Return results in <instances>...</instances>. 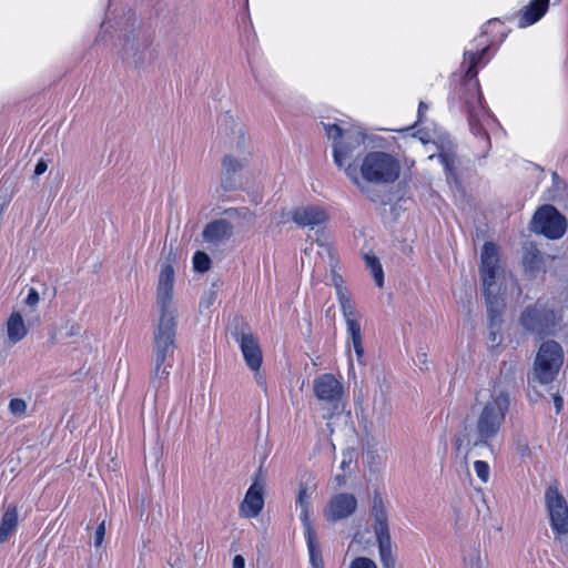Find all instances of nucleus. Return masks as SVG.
I'll use <instances>...</instances> for the list:
<instances>
[{
    "label": "nucleus",
    "instance_id": "f257e3e1",
    "mask_svg": "<svg viewBox=\"0 0 568 568\" xmlns=\"http://www.w3.org/2000/svg\"><path fill=\"white\" fill-rule=\"evenodd\" d=\"M174 270L170 256L162 264L158 286L156 304L160 311L159 321L153 331L152 371L150 386L159 392L168 387V377L173 366L176 349V307L173 303Z\"/></svg>",
    "mask_w": 568,
    "mask_h": 568
},
{
    "label": "nucleus",
    "instance_id": "f03ea898",
    "mask_svg": "<svg viewBox=\"0 0 568 568\" xmlns=\"http://www.w3.org/2000/svg\"><path fill=\"white\" fill-rule=\"evenodd\" d=\"M509 407L510 393L499 377L489 390L488 398H484L481 393L476 394L471 406L474 423H469L468 418L463 420L462 430L454 439L456 450L460 452L464 445L467 453L476 447L491 448L505 424Z\"/></svg>",
    "mask_w": 568,
    "mask_h": 568
},
{
    "label": "nucleus",
    "instance_id": "7ed1b4c3",
    "mask_svg": "<svg viewBox=\"0 0 568 568\" xmlns=\"http://www.w3.org/2000/svg\"><path fill=\"white\" fill-rule=\"evenodd\" d=\"M325 133L333 141V159L337 168L343 169L347 178L358 187V166L355 159L364 151L366 134L361 126L344 121L322 123Z\"/></svg>",
    "mask_w": 568,
    "mask_h": 568
},
{
    "label": "nucleus",
    "instance_id": "20e7f679",
    "mask_svg": "<svg viewBox=\"0 0 568 568\" xmlns=\"http://www.w3.org/2000/svg\"><path fill=\"white\" fill-rule=\"evenodd\" d=\"M488 45L480 51H466L464 53L463 67L466 68L465 81L462 88L460 99L464 101L468 112V124L475 136L483 139L485 146L490 148V139L484 128L483 120L489 118L488 110L484 105V98L477 80L476 65L487 52Z\"/></svg>",
    "mask_w": 568,
    "mask_h": 568
},
{
    "label": "nucleus",
    "instance_id": "39448f33",
    "mask_svg": "<svg viewBox=\"0 0 568 568\" xmlns=\"http://www.w3.org/2000/svg\"><path fill=\"white\" fill-rule=\"evenodd\" d=\"M230 130V153L222 160L221 186L225 192L235 190L239 185L236 174L248 163L251 155L250 139L246 136L244 125L232 114L226 112L220 120Z\"/></svg>",
    "mask_w": 568,
    "mask_h": 568
},
{
    "label": "nucleus",
    "instance_id": "423d86ee",
    "mask_svg": "<svg viewBox=\"0 0 568 568\" xmlns=\"http://www.w3.org/2000/svg\"><path fill=\"white\" fill-rule=\"evenodd\" d=\"M400 173L397 159L386 152L373 151L365 155L358 170V175L372 184H389L395 182Z\"/></svg>",
    "mask_w": 568,
    "mask_h": 568
},
{
    "label": "nucleus",
    "instance_id": "0eeeda50",
    "mask_svg": "<svg viewBox=\"0 0 568 568\" xmlns=\"http://www.w3.org/2000/svg\"><path fill=\"white\" fill-rule=\"evenodd\" d=\"M312 495L313 490L310 487L301 483L298 486V494L296 498V506L300 508V519L302 521L304 536L307 544V550L310 556V562L312 568H324L322 551L320 542L316 537V532L311 521L312 513Z\"/></svg>",
    "mask_w": 568,
    "mask_h": 568
},
{
    "label": "nucleus",
    "instance_id": "6e6552de",
    "mask_svg": "<svg viewBox=\"0 0 568 568\" xmlns=\"http://www.w3.org/2000/svg\"><path fill=\"white\" fill-rule=\"evenodd\" d=\"M564 362V352L556 341L544 342L537 353L534 365L532 378L529 383L537 381L540 384L551 383L558 374Z\"/></svg>",
    "mask_w": 568,
    "mask_h": 568
},
{
    "label": "nucleus",
    "instance_id": "1a4fd4ad",
    "mask_svg": "<svg viewBox=\"0 0 568 568\" xmlns=\"http://www.w3.org/2000/svg\"><path fill=\"white\" fill-rule=\"evenodd\" d=\"M374 518V532L378 542V550L383 568H396V560L392 554V539L388 528V517L379 493H375L371 509Z\"/></svg>",
    "mask_w": 568,
    "mask_h": 568
},
{
    "label": "nucleus",
    "instance_id": "9d476101",
    "mask_svg": "<svg viewBox=\"0 0 568 568\" xmlns=\"http://www.w3.org/2000/svg\"><path fill=\"white\" fill-rule=\"evenodd\" d=\"M520 324L527 332L540 337L551 335L557 325L556 314L551 307L538 300L523 311Z\"/></svg>",
    "mask_w": 568,
    "mask_h": 568
},
{
    "label": "nucleus",
    "instance_id": "9b49d317",
    "mask_svg": "<svg viewBox=\"0 0 568 568\" xmlns=\"http://www.w3.org/2000/svg\"><path fill=\"white\" fill-rule=\"evenodd\" d=\"M531 230L548 239L557 240L566 233L567 221L555 206L546 204L535 213L531 220Z\"/></svg>",
    "mask_w": 568,
    "mask_h": 568
},
{
    "label": "nucleus",
    "instance_id": "f8f14e48",
    "mask_svg": "<svg viewBox=\"0 0 568 568\" xmlns=\"http://www.w3.org/2000/svg\"><path fill=\"white\" fill-rule=\"evenodd\" d=\"M550 526L558 535L568 534V506L565 497L554 486L548 487L545 494Z\"/></svg>",
    "mask_w": 568,
    "mask_h": 568
},
{
    "label": "nucleus",
    "instance_id": "ddd939ff",
    "mask_svg": "<svg viewBox=\"0 0 568 568\" xmlns=\"http://www.w3.org/2000/svg\"><path fill=\"white\" fill-rule=\"evenodd\" d=\"M232 335L240 345L246 365L252 371L257 372L262 364V351L257 338L250 332L247 324L243 323L241 329H236Z\"/></svg>",
    "mask_w": 568,
    "mask_h": 568
},
{
    "label": "nucleus",
    "instance_id": "4468645a",
    "mask_svg": "<svg viewBox=\"0 0 568 568\" xmlns=\"http://www.w3.org/2000/svg\"><path fill=\"white\" fill-rule=\"evenodd\" d=\"M357 508V499L352 494L339 493L334 495L324 510V516L328 521L336 523L348 518Z\"/></svg>",
    "mask_w": 568,
    "mask_h": 568
},
{
    "label": "nucleus",
    "instance_id": "2eb2a0df",
    "mask_svg": "<svg viewBox=\"0 0 568 568\" xmlns=\"http://www.w3.org/2000/svg\"><path fill=\"white\" fill-rule=\"evenodd\" d=\"M264 481L257 473L253 484L245 494V498L240 506V514L245 518L256 517L264 506L263 498Z\"/></svg>",
    "mask_w": 568,
    "mask_h": 568
},
{
    "label": "nucleus",
    "instance_id": "dca6fc26",
    "mask_svg": "<svg viewBox=\"0 0 568 568\" xmlns=\"http://www.w3.org/2000/svg\"><path fill=\"white\" fill-rule=\"evenodd\" d=\"M480 278L483 287L496 286V273L498 270V247L491 242L484 244L480 254Z\"/></svg>",
    "mask_w": 568,
    "mask_h": 568
},
{
    "label": "nucleus",
    "instance_id": "f3484780",
    "mask_svg": "<svg viewBox=\"0 0 568 568\" xmlns=\"http://www.w3.org/2000/svg\"><path fill=\"white\" fill-rule=\"evenodd\" d=\"M555 260L551 255H544L535 244L527 243L524 246L523 265L530 277L546 273L547 265Z\"/></svg>",
    "mask_w": 568,
    "mask_h": 568
},
{
    "label": "nucleus",
    "instance_id": "a211bd4d",
    "mask_svg": "<svg viewBox=\"0 0 568 568\" xmlns=\"http://www.w3.org/2000/svg\"><path fill=\"white\" fill-rule=\"evenodd\" d=\"M314 393L320 400L333 404L339 400L343 386L332 374H323L314 381Z\"/></svg>",
    "mask_w": 568,
    "mask_h": 568
},
{
    "label": "nucleus",
    "instance_id": "6ab92c4d",
    "mask_svg": "<svg viewBox=\"0 0 568 568\" xmlns=\"http://www.w3.org/2000/svg\"><path fill=\"white\" fill-rule=\"evenodd\" d=\"M233 235V225L226 219L207 223L202 232L203 240L213 245L224 243Z\"/></svg>",
    "mask_w": 568,
    "mask_h": 568
},
{
    "label": "nucleus",
    "instance_id": "aec40b11",
    "mask_svg": "<svg viewBox=\"0 0 568 568\" xmlns=\"http://www.w3.org/2000/svg\"><path fill=\"white\" fill-rule=\"evenodd\" d=\"M292 219L301 227L314 229L327 221V214L318 206L308 205L295 209Z\"/></svg>",
    "mask_w": 568,
    "mask_h": 568
},
{
    "label": "nucleus",
    "instance_id": "412c9836",
    "mask_svg": "<svg viewBox=\"0 0 568 568\" xmlns=\"http://www.w3.org/2000/svg\"><path fill=\"white\" fill-rule=\"evenodd\" d=\"M486 298L488 322L491 327L501 325L503 300L499 297L496 286L483 287Z\"/></svg>",
    "mask_w": 568,
    "mask_h": 568
},
{
    "label": "nucleus",
    "instance_id": "4be33fe9",
    "mask_svg": "<svg viewBox=\"0 0 568 568\" xmlns=\"http://www.w3.org/2000/svg\"><path fill=\"white\" fill-rule=\"evenodd\" d=\"M550 0H530L519 17L518 24L526 28L539 21L547 12Z\"/></svg>",
    "mask_w": 568,
    "mask_h": 568
},
{
    "label": "nucleus",
    "instance_id": "5701e85b",
    "mask_svg": "<svg viewBox=\"0 0 568 568\" xmlns=\"http://www.w3.org/2000/svg\"><path fill=\"white\" fill-rule=\"evenodd\" d=\"M18 528V508L9 505L2 515L0 523V542L4 544Z\"/></svg>",
    "mask_w": 568,
    "mask_h": 568
},
{
    "label": "nucleus",
    "instance_id": "b1692460",
    "mask_svg": "<svg viewBox=\"0 0 568 568\" xmlns=\"http://www.w3.org/2000/svg\"><path fill=\"white\" fill-rule=\"evenodd\" d=\"M341 311L346 322L348 343L363 339L361 324L358 322V312L355 305Z\"/></svg>",
    "mask_w": 568,
    "mask_h": 568
},
{
    "label": "nucleus",
    "instance_id": "393cba45",
    "mask_svg": "<svg viewBox=\"0 0 568 568\" xmlns=\"http://www.w3.org/2000/svg\"><path fill=\"white\" fill-rule=\"evenodd\" d=\"M140 49L141 44L134 34L124 38L122 48L123 60L133 62L135 67H141L144 62V57L140 52Z\"/></svg>",
    "mask_w": 568,
    "mask_h": 568
},
{
    "label": "nucleus",
    "instance_id": "a878e982",
    "mask_svg": "<svg viewBox=\"0 0 568 568\" xmlns=\"http://www.w3.org/2000/svg\"><path fill=\"white\" fill-rule=\"evenodd\" d=\"M8 338L11 343L20 342L27 335V327L19 313H12L7 322Z\"/></svg>",
    "mask_w": 568,
    "mask_h": 568
},
{
    "label": "nucleus",
    "instance_id": "bb28decb",
    "mask_svg": "<svg viewBox=\"0 0 568 568\" xmlns=\"http://www.w3.org/2000/svg\"><path fill=\"white\" fill-rule=\"evenodd\" d=\"M332 283L336 290V295H337V300H338L341 310L353 306L354 303L352 302L351 297L347 294V290L344 286V280H343L342 275H339L333 271Z\"/></svg>",
    "mask_w": 568,
    "mask_h": 568
},
{
    "label": "nucleus",
    "instance_id": "cd10ccee",
    "mask_svg": "<svg viewBox=\"0 0 568 568\" xmlns=\"http://www.w3.org/2000/svg\"><path fill=\"white\" fill-rule=\"evenodd\" d=\"M463 568H485L479 546H470L464 550Z\"/></svg>",
    "mask_w": 568,
    "mask_h": 568
},
{
    "label": "nucleus",
    "instance_id": "c85d7f7f",
    "mask_svg": "<svg viewBox=\"0 0 568 568\" xmlns=\"http://www.w3.org/2000/svg\"><path fill=\"white\" fill-rule=\"evenodd\" d=\"M365 262L373 274L376 285L382 287L384 285V272L379 260L375 255H366Z\"/></svg>",
    "mask_w": 568,
    "mask_h": 568
},
{
    "label": "nucleus",
    "instance_id": "c756f323",
    "mask_svg": "<svg viewBox=\"0 0 568 568\" xmlns=\"http://www.w3.org/2000/svg\"><path fill=\"white\" fill-rule=\"evenodd\" d=\"M193 267L196 272L204 273L211 267V258L210 256L202 252L197 251L193 255Z\"/></svg>",
    "mask_w": 568,
    "mask_h": 568
},
{
    "label": "nucleus",
    "instance_id": "7c9ffc66",
    "mask_svg": "<svg viewBox=\"0 0 568 568\" xmlns=\"http://www.w3.org/2000/svg\"><path fill=\"white\" fill-rule=\"evenodd\" d=\"M223 214L225 215V219L229 220H237V219H251L253 216V213L250 209L242 206V207H230L224 210Z\"/></svg>",
    "mask_w": 568,
    "mask_h": 568
},
{
    "label": "nucleus",
    "instance_id": "2f4dec72",
    "mask_svg": "<svg viewBox=\"0 0 568 568\" xmlns=\"http://www.w3.org/2000/svg\"><path fill=\"white\" fill-rule=\"evenodd\" d=\"M9 412L16 417H22L27 412V403L22 398H12L9 403Z\"/></svg>",
    "mask_w": 568,
    "mask_h": 568
},
{
    "label": "nucleus",
    "instance_id": "473e14b6",
    "mask_svg": "<svg viewBox=\"0 0 568 568\" xmlns=\"http://www.w3.org/2000/svg\"><path fill=\"white\" fill-rule=\"evenodd\" d=\"M474 469L477 477L483 481L487 483L489 479L490 468L489 465L484 460H476L474 463Z\"/></svg>",
    "mask_w": 568,
    "mask_h": 568
},
{
    "label": "nucleus",
    "instance_id": "72a5a7b5",
    "mask_svg": "<svg viewBox=\"0 0 568 568\" xmlns=\"http://www.w3.org/2000/svg\"><path fill=\"white\" fill-rule=\"evenodd\" d=\"M349 568H377L376 564L369 559V558H366V557H358V558H355Z\"/></svg>",
    "mask_w": 568,
    "mask_h": 568
},
{
    "label": "nucleus",
    "instance_id": "f704fd0d",
    "mask_svg": "<svg viewBox=\"0 0 568 568\" xmlns=\"http://www.w3.org/2000/svg\"><path fill=\"white\" fill-rule=\"evenodd\" d=\"M440 163L444 165L445 170L449 173L454 170L455 159L450 153H439L438 154Z\"/></svg>",
    "mask_w": 568,
    "mask_h": 568
},
{
    "label": "nucleus",
    "instance_id": "c9c22d12",
    "mask_svg": "<svg viewBox=\"0 0 568 568\" xmlns=\"http://www.w3.org/2000/svg\"><path fill=\"white\" fill-rule=\"evenodd\" d=\"M351 344H352V346L354 348V352L356 354L357 362L361 365H365V355H364L363 339L356 341V342H352Z\"/></svg>",
    "mask_w": 568,
    "mask_h": 568
},
{
    "label": "nucleus",
    "instance_id": "e433bc0d",
    "mask_svg": "<svg viewBox=\"0 0 568 568\" xmlns=\"http://www.w3.org/2000/svg\"><path fill=\"white\" fill-rule=\"evenodd\" d=\"M104 534H105V527H104V521H102L95 529V532H94V546L95 547H100L103 542V539H104Z\"/></svg>",
    "mask_w": 568,
    "mask_h": 568
},
{
    "label": "nucleus",
    "instance_id": "4c0bfd02",
    "mask_svg": "<svg viewBox=\"0 0 568 568\" xmlns=\"http://www.w3.org/2000/svg\"><path fill=\"white\" fill-rule=\"evenodd\" d=\"M316 243L324 247L329 255L332 254V250L326 242L325 231L323 229L316 232Z\"/></svg>",
    "mask_w": 568,
    "mask_h": 568
},
{
    "label": "nucleus",
    "instance_id": "58836bf2",
    "mask_svg": "<svg viewBox=\"0 0 568 568\" xmlns=\"http://www.w3.org/2000/svg\"><path fill=\"white\" fill-rule=\"evenodd\" d=\"M488 328H489V336H488L489 341L491 342L493 345H498L501 341L500 334H499L500 326L491 327L488 324Z\"/></svg>",
    "mask_w": 568,
    "mask_h": 568
},
{
    "label": "nucleus",
    "instance_id": "ea45409f",
    "mask_svg": "<svg viewBox=\"0 0 568 568\" xmlns=\"http://www.w3.org/2000/svg\"><path fill=\"white\" fill-rule=\"evenodd\" d=\"M48 170V162L44 159H40L34 166L33 179L42 175Z\"/></svg>",
    "mask_w": 568,
    "mask_h": 568
},
{
    "label": "nucleus",
    "instance_id": "a19ab883",
    "mask_svg": "<svg viewBox=\"0 0 568 568\" xmlns=\"http://www.w3.org/2000/svg\"><path fill=\"white\" fill-rule=\"evenodd\" d=\"M39 302V294L34 288H30L26 298V304L34 306Z\"/></svg>",
    "mask_w": 568,
    "mask_h": 568
},
{
    "label": "nucleus",
    "instance_id": "79ce46f5",
    "mask_svg": "<svg viewBox=\"0 0 568 568\" xmlns=\"http://www.w3.org/2000/svg\"><path fill=\"white\" fill-rule=\"evenodd\" d=\"M245 560L241 555H236L233 559V568H244Z\"/></svg>",
    "mask_w": 568,
    "mask_h": 568
},
{
    "label": "nucleus",
    "instance_id": "37998d69",
    "mask_svg": "<svg viewBox=\"0 0 568 568\" xmlns=\"http://www.w3.org/2000/svg\"><path fill=\"white\" fill-rule=\"evenodd\" d=\"M80 333V325L72 323L70 329L67 332V336H73Z\"/></svg>",
    "mask_w": 568,
    "mask_h": 568
},
{
    "label": "nucleus",
    "instance_id": "c03bdc74",
    "mask_svg": "<svg viewBox=\"0 0 568 568\" xmlns=\"http://www.w3.org/2000/svg\"><path fill=\"white\" fill-rule=\"evenodd\" d=\"M554 403H555L556 412L559 413L564 406L562 398L560 396L556 395V396H554Z\"/></svg>",
    "mask_w": 568,
    "mask_h": 568
},
{
    "label": "nucleus",
    "instance_id": "a18cd8bd",
    "mask_svg": "<svg viewBox=\"0 0 568 568\" xmlns=\"http://www.w3.org/2000/svg\"><path fill=\"white\" fill-rule=\"evenodd\" d=\"M428 109V105L420 101L418 105V121H422L423 113Z\"/></svg>",
    "mask_w": 568,
    "mask_h": 568
},
{
    "label": "nucleus",
    "instance_id": "49530a36",
    "mask_svg": "<svg viewBox=\"0 0 568 568\" xmlns=\"http://www.w3.org/2000/svg\"><path fill=\"white\" fill-rule=\"evenodd\" d=\"M255 379L257 382L258 385L261 386H264L265 385V379L264 377L257 372H255Z\"/></svg>",
    "mask_w": 568,
    "mask_h": 568
},
{
    "label": "nucleus",
    "instance_id": "de8ad7c7",
    "mask_svg": "<svg viewBox=\"0 0 568 568\" xmlns=\"http://www.w3.org/2000/svg\"><path fill=\"white\" fill-rule=\"evenodd\" d=\"M335 480L337 481L338 486H343L345 484V476L344 475H336Z\"/></svg>",
    "mask_w": 568,
    "mask_h": 568
},
{
    "label": "nucleus",
    "instance_id": "09e8293b",
    "mask_svg": "<svg viewBox=\"0 0 568 568\" xmlns=\"http://www.w3.org/2000/svg\"><path fill=\"white\" fill-rule=\"evenodd\" d=\"M418 361L420 364H426L427 355L425 353L418 354Z\"/></svg>",
    "mask_w": 568,
    "mask_h": 568
},
{
    "label": "nucleus",
    "instance_id": "8fccbe9b",
    "mask_svg": "<svg viewBox=\"0 0 568 568\" xmlns=\"http://www.w3.org/2000/svg\"><path fill=\"white\" fill-rule=\"evenodd\" d=\"M214 301V294L210 293L207 300L205 301L206 306L209 307Z\"/></svg>",
    "mask_w": 568,
    "mask_h": 568
},
{
    "label": "nucleus",
    "instance_id": "3c124183",
    "mask_svg": "<svg viewBox=\"0 0 568 568\" xmlns=\"http://www.w3.org/2000/svg\"><path fill=\"white\" fill-rule=\"evenodd\" d=\"M351 460H346V459H343L342 463H341V468L344 470L348 465H349Z\"/></svg>",
    "mask_w": 568,
    "mask_h": 568
}]
</instances>
